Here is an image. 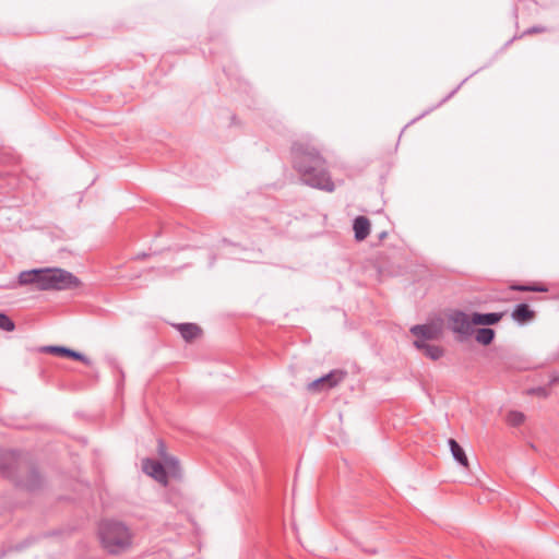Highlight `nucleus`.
Masks as SVG:
<instances>
[{
	"label": "nucleus",
	"instance_id": "nucleus-6",
	"mask_svg": "<svg viewBox=\"0 0 559 559\" xmlns=\"http://www.w3.org/2000/svg\"><path fill=\"white\" fill-rule=\"evenodd\" d=\"M346 371L334 369L325 376L313 380L307 385L308 391L312 393H320L323 391L331 390L338 385L346 377Z\"/></svg>",
	"mask_w": 559,
	"mask_h": 559
},
{
	"label": "nucleus",
	"instance_id": "nucleus-8",
	"mask_svg": "<svg viewBox=\"0 0 559 559\" xmlns=\"http://www.w3.org/2000/svg\"><path fill=\"white\" fill-rule=\"evenodd\" d=\"M158 452L163 457L164 466L166 467L167 478H179L181 476L179 461L174 456H168L165 453V444L162 440L158 441Z\"/></svg>",
	"mask_w": 559,
	"mask_h": 559
},
{
	"label": "nucleus",
	"instance_id": "nucleus-23",
	"mask_svg": "<svg viewBox=\"0 0 559 559\" xmlns=\"http://www.w3.org/2000/svg\"><path fill=\"white\" fill-rule=\"evenodd\" d=\"M544 32H546V28L544 26H532V27L525 29L523 32V34L520 36V38L523 36H526V35L540 34Z\"/></svg>",
	"mask_w": 559,
	"mask_h": 559
},
{
	"label": "nucleus",
	"instance_id": "nucleus-2",
	"mask_svg": "<svg viewBox=\"0 0 559 559\" xmlns=\"http://www.w3.org/2000/svg\"><path fill=\"white\" fill-rule=\"evenodd\" d=\"M0 475L16 487L34 491L43 486V477L26 455L8 449H0Z\"/></svg>",
	"mask_w": 559,
	"mask_h": 559
},
{
	"label": "nucleus",
	"instance_id": "nucleus-14",
	"mask_svg": "<svg viewBox=\"0 0 559 559\" xmlns=\"http://www.w3.org/2000/svg\"><path fill=\"white\" fill-rule=\"evenodd\" d=\"M503 317L502 312L473 313L474 325H493Z\"/></svg>",
	"mask_w": 559,
	"mask_h": 559
},
{
	"label": "nucleus",
	"instance_id": "nucleus-16",
	"mask_svg": "<svg viewBox=\"0 0 559 559\" xmlns=\"http://www.w3.org/2000/svg\"><path fill=\"white\" fill-rule=\"evenodd\" d=\"M476 341L483 345H489L495 338V331L490 328H480L476 331Z\"/></svg>",
	"mask_w": 559,
	"mask_h": 559
},
{
	"label": "nucleus",
	"instance_id": "nucleus-5",
	"mask_svg": "<svg viewBox=\"0 0 559 559\" xmlns=\"http://www.w3.org/2000/svg\"><path fill=\"white\" fill-rule=\"evenodd\" d=\"M473 316L469 317L462 310H454L448 316V326L453 333L460 335V341H463L473 334Z\"/></svg>",
	"mask_w": 559,
	"mask_h": 559
},
{
	"label": "nucleus",
	"instance_id": "nucleus-12",
	"mask_svg": "<svg viewBox=\"0 0 559 559\" xmlns=\"http://www.w3.org/2000/svg\"><path fill=\"white\" fill-rule=\"evenodd\" d=\"M414 345L416 348L423 350L424 354L432 360H438L444 355V349L439 345L427 344L420 340L414 341Z\"/></svg>",
	"mask_w": 559,
	"mask_h": 559
},
{
	"label": "nucleus",
	"instance_id": "nucleus-9",
	"mask_svg": "<svg viewBox=\"0 0 559 559\" xmlns=\"http://www.w3.org/2000/svg\"><path fill=\"white\" fill-rule=\"evenodd\" d=\"M411 333L425 342L438 338L440 330L432 324H417L411 328Z\"/></svg>",
	"mask_w": 559,
	"mask_h": 559
},
{
	"label": "nucleus",
	"instance_id": "nucleus-20",
	"mask_svg": "<svg viewBox=\"0 0 559 559\" xmlns=\"http://www.w3.org/2000/svg\"><path fill=\"white\" fill-rule=\"evenodd\" d=\"M511 289L518 290V292H546L547 290V288L535 285V284H533V285H512Z\"/></svg>",
	"mask_w": 559,
	"mask_h": 559
},
{
	"label": "nucleus",
	"instance_id": "nucleus-4",
	"mask_svg": "<svg viewBox=\"0 0 559 559\" xmlns=\"http://www.w3.org/2000/svg\"><path fill=\"white\" fill-rule=\"evenodd\" d=\"M98 536L103 547L111 555L127 550L132 543L130 530L117 521H102L98 526Z\"/></svg>",
	"mask_w": 559,
	"mask_h": 559
},
{
	"label": "nucleus",
	"instance_id": "nucleus-19",
	"mask_svg": "<svg viewBox=\"0 0 559 559\" xmlns=\"http://www.w3.org/2000/svg\"><path fill=\"white\" fill-rule=\"evenodd\" d=\"M40 352L45 353V354H51V355L63 357V355L66 353V347L57 346V345H48V346H43L40 348Z\"/></svg>",
	"mask_w": 559,
	"mask_h": 559
},
{
	"label": "nucleus",
	"instance_id": "nucleus-24",
	"mask_svg": "<svg viewBox=\"0 0 559 559\" xmlns=\"http://www.w3.org/2000/svg\"><path fill=\"white\" fill-rule=\"evenodd\" d=\"M388 236V233L385 230L381 231L379 235H378V238L380 241H382L383 239H385Z\"/></svg>",
	"mask_w": 559,
	"mask_h": 559
},
{
	"label": "nucleus",
	"instance_id": "nucleus-21",
	"mask_svg": "<svg viewBox=\"0 0 559 559\" xmlns=\"http://www.w3.org/2000/svg\"><path fill=\"white\" fill-rule=\"evenodd\" d=\"M0 329L11 332L15 329V324L7 314L0 313Z\"/></svg>",
	"mask_w": 559,
	"mask_h": 559
},
{
	"label": "nucleus",
	"instance_id": "nucleus-11",
	"mask_svg": "<svg viewBox=\"0 0 559 559\" xmlns=\"http://www.w3.org/2000/svg\"><path fill=\"white\" fill-rule=\"evenodd\" d=\"M353 229L357 241L365 240L370 234V222L366 216H357L354 219Z\"/></svg>",
	"mask_w": 559,
	"mask_h": 559
},
{
	"label": "nucleus",
	"instance_id": "nucleus-17",
	"mask_svg": "<svg viewBox=\"0 0 559 559\" xmlns=\"http://www.w3.org/2000/svg\"><path fill=\"white\" fill-rule=\"evenodd\" d=\"M525 420V415L522 412L510 411L507 415V423L512 427H519Z\"/></svg>",
	"mask_w": 559,
	"mask_h": 559
},
{
	"label": "nucleus",
	"instance_id": "nucleus-13",
	"mask_svg": "<svg viewBox=\"0 0 559 559\" xmlns=\"http://www.w3.org/2000/svg\"><path fill=\"white\" fill-rule=\"evenodd\" d=\"M512 318L519 323H526L535 318V312L526 304H519L512 311Z\"/></svg>",
	"mask_w": 559,
	"mask_h": 559
},
{
	"label": "nucleus",
	"instance_id": "nucleus-1",
	"mask_svg": "<svg viewBox=\"0 0 559 559\" xmlns=\"http://www.w3.org/2000/svg\"><path fill=\"white\" fill-rule=\"evenodd\" d=\"M292 166L304 185L325 192H333L328 162L320 150L308 141H295L290 147Z\"/></svg>",
	"mask_w": 559,
	"mask_h": 559
},
{
	"label": "nucleus",
	"instance_id": "nucleus-15",
	"mask_svg": "<svg viewBox=\"0 0 559 559\" xmlns=\"http://www.w3.org/2000/svg\"><path fill=\"white\" fill-rule=\"evenodd\" d=\"M448 443L455 461L463 467L468 468V460L464 449L452 438L449 439Z\"/></svg>",
	"mask_w": 559,
	"mask_h": 559
},
{
	"label": "nucleus",
	"instance_id": "nucleus-7",
	"mask_svg": "<svg viewBox=\"0 0 559 559\" xmlns=\"http://www.w3.org/2000/svg\"><path fill=\"white\" fill-rule=\"evenodd\" d=\"M143 471L154 478L159 484L167 486L168 479H167V472L166 467L164 466V462L160 463L156 460L146 459L142 463Z\"/></svg>",
	"mask_w": 559,
	"mask_h": 559
},
{
	"label": "nucleus",
	"instance_id": "nucleus-26",
	"mask_svg": "<svg viewBox=\"0 0 559 559\" xmlns=\"http://www.w3.org/2000/svg\"><path fill=\"white\" fill-rule=\"evenodd\" d=\"M455 91L456 90L452 91V93L448 96V98L451 97L453 94H455Z\"/></svg>",
	"mask_w": 559,
	"mask_h": 559
},
{
	"label": "nucleus",
	"instance_id": "nucleus-10",
	"mask_svg": "<svg viewBox=\"0 0 559 559\" xmlns=\"http://www.w3.org/2000/svg\"><path fill=\"white\" fill-rule=\"evenodd\" d=\"M174 326L188 343L193 342L202 335V329L195 323H178L174 324Z\"/></svg>",
	"mask_w": 559,
	"mask_h": 559
},
{
	"label": "nucleus",
	"instance_id": "nucleus-25",
	"mask_svg": "<svg viewBox=\"0 0 559 559\" xmlns=\"http://www.w3.org/2000/svg\"><path fill=\"white\" fill-rule=\"evenodd\" d=\"M146 257H147V254H146V253H141V254H138V255H136V259H144V258H146Z\"/></svg>",
	"mask_w": 559,
	"mask_h": 559
},
{
	"label": "nucleus",
	"instance_id": "nucleus-3",
	"mask_svg": "<svg viewBox=\"0 0 559 559\" xmlns=\"http://www.w3.org/2000/svg\"><path fill=\"white\" fill-rule=\"evenodd\" d=\"M21 285H36L40 290H64L78 288L81 281L63 269H34L23 271L19 275Z\"/></svg>",
	"mask_w": 559,
	"mask_h": 559
},
{
	"label": "nucleus",
	"instance_id": "nucleus-18",
	"mask_svg": "<svg viewBox=\"0 0 559 559\" xmlns=\"http://www.w3.org/2000/svg\"><path fill=\"white\" fill-rule=\"evenodd\" d=\"M63 357L71 358V359H74V360H79V361L83 362L86 366L91 365V359L88 357H86L83 354H81L79 352H75V350H73L71 348H68V347H66V353H64Z\"/></svg>",
	"mask_w": 559,
	"mask_h": 559
},
{
	"label": "nucleus",
	"instance_id": "nucleus-22",
	"mask_svg": "<svg viewBox=\"0 0 559 559\" xmlns=\"http://www.w3.org/2000/svg\"><path fill=\"white\" fill-rule=\"evenodd\" d=\"M528 394L537 395L539 397H547L549 395V391L547 388L538 386L528 390Z\"/></svg>",
	"mask_w": 559,
	"mask_h": 559
}]
</instances>
